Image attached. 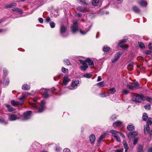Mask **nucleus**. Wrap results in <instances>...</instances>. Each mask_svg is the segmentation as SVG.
Returning a JSON list of instances; mask_svg holds the SVG:
<instances>
[{
	"instance_id": "dca6fc26",
	"label": "nucleus",
	"mask_w": 152,
	"mask_h": 152,
	"mask_svg": "<svg viewBox=\"0 0 152 152\" xmlns=\"http://www.w3.org/2000/svg\"><path fill=\"white\" fill-rule=\"evenodd\" d=\"M122 124V122L121 121H118L113 123V126L114 127L116 128L117 127L120 126Z\"/></svg>"
},
{
	"instance_id": "c85d7f7f",
	"label": "nucleus",
	"mask_w": 152,
	"mask_h": 152,
	"mask_svg": "<svg viewBox=\"0 0 152 152\" xmlns=\"http://www.w3.org/2000/svg\"><path fill=\"white\" fill-rule=\"evenodd\" d=\"M123 142L124 148H125V151L126 152L129 148L128 145L125 140Z\"/></svg>"
},
{
	"instance_id": "a878e982",
	"label": "nucleus",
	"mask_w": 152,
	"mask_h": 152,
	"mask_svg": "<svg viewBox=\"0 0 152 152\" xmlns=\"http://www.w3.org/2000/svg\"><path fill=\"white\" fill-rule=\"evenodd\" d=\"M134 128V126L133 124L129 125L127 126V129L129 131L133 130Z\"/></svg>"
},
{
	"instance_id": "b1692460",
	"label": "nucleus",
	"mask_w": 152,
	"mask_h": 152,
	"mask_svg": "<svg viewBox=\"0 0 152 152\" xmlns=\"http://www.w3.org/2000/svg\"><path fill=\"white\" fill-rule=\"evenodd\" d=\"M133 10L134 11L137 13H139L140 12V10L136 6L133 7Z\"/></svg>"
},
{
	"instance_id": "e433bc0d",
	"label": "nucleus",
	"mask_w": 152,
	"mask_h": 152,
	"mask_svg": "<svg viewBox=\"0 0 152 152\" xmlns=\"http://www.w3.org/2000/svg\"><path fill=\"white\" fill-rule=\"evenodd\" d=\"M110 48L109 47L104 46L103 48V50L104 52L108 51L110 50Z\"/></svg>"
},
{
	"instance_id": "39448f33",
	"label": "nucleus",
	"mask_w": 152,
	"mask_h": 152,
	"mask_svg": "<svg viewBox=\"0 0 152 152\" xmlns=\"http://www.w3.org/2000/svg\"><path fill=\"white\" fill-rule=\"evenodd\" d=\"M139 84L138 83L136 82L134 83L133 85H130L127 84L126 87L127 88L131 90H134L136 89L137 87L139 86Z\"/></svg>"
},
{
	"instance_id": "393cba45",
	"label": "nucleus",
	"mask_w": 152,
	"mask_h": 152,
	"mask_svg": "<svg viewBox=\"0 0 152 152\" xmlns=\"http://www.w3.org/2000/svg\"><path fill=\"white\" fill-rule=\"evenodd\" d=\"M99 1V0H92V4L94 6H96L98 4Z\"/></svg>"
},
{
	"instance_id": "473e14b6",
	"label": "nucleus",
	"mask_w": 152,
	"mask_h": 152,
	"mask_svg": "<svg viewBox=\"0 0 152 152\" xmlns=\"http://www.w3.org/2000/svg\"><path fill=\"white\" fill-rule=\"evenodd\" d=\"M152 123V122L151 121V118H149L147 121V124L146 125H151Z\"/></svg>"
},
{
	"instance_id": "c9c22d12",
	"label": "nucleus",
	"mask_w": 152,
	"mask_h": 152,
	"mask_svg": "<svg viewBox=\"0 0 152 152\" xmlns=\"http://www.w3.org/2000/svg\"><path fill=\"white\" fill-rule=\"evenodd\" d=\"M148 118V116L147 114L144 113L143 114V116H142V119L144 121H146V119H147Z\"/></svg>"
},
{
	"instance_id": "37998d69",
	"label": "nucleus",
	"mask_w": 152,
	"mask_h": 152,
	"mask_svg": "<svg viewBox=\"0 0 152 152\" xmlns=\"http://www.w3.org/2000/svg\"><path fill=\"white\" fill-rule=\"evenodd\" d=\"M50 27L52 28H54L55 27V24L54 22H51L50 23Z\"/></svg>"
},
{
	"instance_id": "58836bf2",
	"label": "nucleus",
	"mask_w": 152,
	"mask_h": 152,
	"mask_svg": "<svg viewBox=\"0 0 152 152\" xmlns=\"http://www.w3.org/2000/svg\"><path fill=\"white\" fill-rule=\"evenodd\" d=\"M145 108L146 110H150L151 109L150 105L148 104H147L145 106Z\"/></svg>"
},
{
	"instance_id": "4468645a",
	"label": "nucleus",
	"mask_w": 152,
	"mask_h": 152,
	"mask_svg": "<svg viewBox=\"0 0 152 152\" xmlns=\"http://www.w3.org/2000/svg\"><path fill=\"white\" fill-rule=\"evenodd\" d=\"M138 3L142 7L146 6L147 5V2L145 0H140Z\"/></svg>"
},
{
	"instance_id": "0e129e2a",
	"label": "nucleus",
	"mask_w": 152,
	"mask_h": 152,
	"mask_svg": "<svg viewBox=\"0 0 152 152\" xmlns=\"http://www.w3.org/2000/svg\"><path fill=\"white\" fill-rule=\"evenodd\" d=\"M138 140L137 139H135L134 141V145L136 144Z\"/></svg>"
},
{
	"instance_id": "6ab92c4d",
	"label": "nucleus",
	"mask_w": 152,
	"mask_h": 152,
	"mask_svg": "<svg viewBox=\"0 0 152 152\" xmlns=\"http://www.w3.org/2000/svg\"><path fill=\"white\" fill-rule=\"evenodd\" d=\"M12 10L13 11L16 12H18L20 14H22L23 13V11L22 10L20 9H18V8H15L14 9H12Z\"/></svg>"
},
{
	"instance_id": "de8ad7c7",
	"label": "nucleus",
	"mask_w": 152,
	"mask_h": 152,
	"mask_svg": "<svg viewBox=\"0 0 152 152\" xmlns=\"http://www.w3.org/2000/svg\"><path fill=\"white\" fill-rule=\"evenodd\" d=\"M120 46V47L122 48H123L124 49H126L127 48H128V45H119Z\"/></svg>"
},
{
	"instance_id": "338daca9",
	"label": "nucleus",
	"mask_w": 152,
	"mask_h": 152,
	"mask_svg": "<svg viewBox=\"0 0 152 152\" xmlns=\"http://www.w3.org/2000/svg\"><path fill=\"white\" fill-rule=\"evenodd\" d=\"M148 47L150 49H152V43H149L148 45Z\"/></svg>"
},
{
	"instance_id": "bf43d9fd",
	"label": "nucleus",
	"mask_w": 152,
	"mask_h": 152,
	"mask_svg": "<svg viewBox=\"0 0 152 152\" xmlns=\"http://www.w3.org/2000/svg\"><path fill=\"white\" fill-rule=\"evenodd\" d=\"M151 53V50H147L146 51V52H145V53L147 55L150 54Z\"/></svg>"
},
{
	"instance_id": "0eeeda50",
	"label": "nucleus",
	"mask_w": 152,
	"mask_h": 152,
	"mask_svg": "<svg viewBox=\"0 0 152 152\" xmlns=\"http://www.w3.org/2000/svg\"><path fill=\"white\" fill-rule=\"evenodd\" d=\"M31 111H28L23 113V120H27L31 118Z\"/></svg>"
},
{
	"instance_id": "c03bdc74",
	"label": "nucleus",
	"mask_w": 152,
	"mask_h": 152,
	"mask_svg": "<svg viewBox=\"0 0 152 152\" xmlns=\"http://www.w3.org/2000/svg\"><path fill=\"white\" fill-rule=\"evenodd\" d=\"M143 147L142 145H140L139 146L138 149V152H142Z\"/></svg>"
},
{
	"instance_id": "5701e85b",
	"label": "nucleus",
	"mask_w": 152,
	"mask_h": 152,
	"mask_svg": "<svg viewBox=\"0 0 152 152\" xmlns=\"http://www.w3.org/2000/svg\"><path fill=\"white\" fill-rule=\"evenodd\" d=\"M22 89L24 90H29L30 88V86L27 84H24L23 85L22 87Z\"/></svg>"
},
{
	"instance_id": "72a5a7b5",
	"label": "nucleus",
	"mask_w": 152,
	"mask_h": 152,
	"mask_svg": "<svg viewBox=\"0 0 152 152\" xmlns=\"http://www.w3.org/2000/svg\"><path fill=\"white\" fill-rule=\"evenodd\" d=\"M138 44L139 47L142 49H143L145 48V45L142 42H138Z\"/></svg>"
},
{
	"instance_id": "2eb2a0df",
	"label": "nucleus",
	"mask_w": 152,
	"mask_h": 152,
	"mask_svg": "<svg viewBox=\"0 0 152 152\" xmlns=\"http://www.w3.org/2000/svg\"><path fill=\"white\" fill-rule=\"evenodd\" d=\"M70 81V79L67 76H64L63 81V85L66 86Z\"/></svg>"
},
{
	"instance_id": "79ce46f5",
	"label": "nucleus",
	"mask_w": 152,
	"mask_h": 152,
	"mask_svg": "<svg viewBox=\"0 0 152 152\" xmlns=\"http://www.w3.org/2000/svg\"><path fill=\"white\" fill-rule=\"evenodd\" d=\"M78 2L80 4H86L85 0H77Z\"/></svg>"
},
{
	"instance_id": "3c124183",
	"label": "nucleus",
	"mask_w": 152,
	"mask_h": 152,
	"mask_svg": "<svg viewBox=\"0 0 152 152\" xmlns=\"http://www.w3.org/2000/svg\"><path fill=\"white\" fill-rule=\"evenodd\" d=\"M63 152H70V151L69 148H66L64 149Z\"/></svg>"
},
{
	"instance_id": "412c9836",
	"label": "nucleus",
	"mask_w": 152,
	"mask_h": 152,
	"mask_svg": "<svg viewBox=\"0 0 152 152\" xmlns=\"http://www.w3.org/2000/svg\"><path fill=\"white\" fill-rule=\"evenodd\" d=\"M6 107H7L9 112H11L15 110V109L10 105L7 104L6 105Z\"/></svg>"
},
{
	"instance_id": "a19ab883",
	"label": "nucleus",
	"mask_w": 152,
	"mask_h": 152,
	"mask_svg": "<svg viewBox=\"0 0 152 152\" xmlns=\"http://www.w3.org/2000/svg\"><path fill=\"white\" fill-rule=\"evenodd\" d=\"M92 76V75L89 74H86L84 75V77L87 78H90Z\"/></svg>"
},
{
	"instance_id": "f8f14e48",
	"label": "nucleus",
	"mask_w": 152,
	"mask_h": 152,
	"mask_svg": "<svg viewBox=\"0 0 152 152\" xmlns=\"http://www.w3.org/2000/svg\"><path fill=\"white\" fill-rule=\"evenodd\" d=\"M66 27L63 25H61L60 28V32L62 35L64 36H65L64 34L66 33Z\"/></svg>"
},
{
	"instance_id": "20e7f679",
	"label": "nucleus",
	"mask_w": 152,
	"mask_h": 152,
	"mask_svg": "<svg viewBox=\"0 0 152 152\" xmlns=\"http://www.w3.org/2000/svg\"><path fill=\"white\" fill-rule=\"evenodd\" d=\"M71 28L73 33H75L78 30L77 22V20H75L74 21L73 25L71 27Z\"/></svg>"
},
{
	"instance_id": "774afa93",
	"label": "nucleus",
	"mask_w": 152,
	"mask_h": 152,
	"mask_svg": "<svg viewBox=\"0 0 152 152\" xmlns=\"http://www.w3.org/2000/svg\"><path fill=\"white\" fill-rule=\"evenodd\" d=\"M148 152H152V148H150L148 150Z\"/></svg>"
},
{
	"instance_id": "ddd939ff",
	"label": "nucleus",
	"mask_w": 152,
	"mask_h": 152,
	"mask_svg": "<svg viewBox=\"0 0 152 152\" xmlns=\"http://www.w3.org/2000/svg\"><path fill=\"white\" fill-rule=\"evenodd\" d=\"M121 55V54L119 53H117L115 56L114 58L112 59V62L113 63H114L117 61L118 60L119 58L120 57Z\"/></svg>"
},
{
	"instance_id": "f704fd0d",
	"label": "nucleus",
	"mask_w": 152,
	"mask_h": 152,
	"mask_svg": "<svg viewBox=\"0 0 152 152\" xmlns=\"http://www.w3.org/2000/svg\"><path fill=\"white\" fill-rule=\"evenodd\" d=\"M97 85L99 87H103L104 86V82L102 81L99 82L97 84Z\"/></svg>"
},
{
	"instance_id": "7ed1b4c3",
	"label": "nucleus",
	"mask_w": 152,
	"mask_h": 152,
	"mask_svg": "<svg viewBox=\"0 0 152 152\" xmlns=\"http://www.w3.org/2000/svg\"><path fill=\"white\" fill-rule=\"evenodd\" d=\"M21 117V115L18 113L11 114L9 116V118L11 121H13L18 119Z\"/></svg>"
},
{
	"instance_id": "2f4dec72",
	"label": "nucleus",
	"mask_w": 152,
	"mask_h": 152,
	"mask_svg": "<svg viewBox=\"0 0 152 152\" xmlns=\"http://www.w3.org/2000/svg\"><path fill=\"white\" fill-rule=\"evenodd\" d=\"M150 130V128L149 125H146L145 128L144 129V132L145 133L146 131L147 132H149Z\"/></svg>"
},
{
	"instance_id": "603ef678",
	"label": "nucleus",
	"mask_w": 152,
	"mask_h": 152,
	"mask_svg": "<svg viewBox=\"0 0 152 152\" xmlns=\"http://www.w3.org/2000/svg\"><path fill=\"white\" fill-rule=\"evenodd\" d=\"M100 95L102 97H106L108 96L109 95V94H107L106 95H105V94L102 93L100 94Z\"/></svg>"
},
{
	"instance_id": "13d9d810",
	"label": "nucleus",
	"mask_w": 152,
	"mask_h": 152,
	"mask_svg": "<svg viewBox=\"0 0 152 152\" xmlns=\"http://www.w3.org/2000/svg\"><path fill=\"white\" fill-rule=\"evenodd\" d=\"M0 122L4 124H7V123L5 122L3 119H0Z\"/></svg>"
},
{
	"instance_id": "864d4df0",
	"label": "nucleus",
	"mask_w": 152,
	"mask_h": 152,
	"mask_svg": "<svg viewBox=\"0 0 152 152\" xmlns=\"http://www.w3.org/2000/svg\"><path fill=\"white\" fill-rule=\"evenodd\" d=\"M104 137V135H101L99 138V141H102Z\"/></svg>"
},
{
	"instance_id": "9b49d317",
	"label": "nucleus",
	"mask_w": 152,
	"mask_h": 152,
	"mask_svg": "<svg viewBox=\"0 0 152 152\" xmlns=\"http://www.w3.org/2000/svg\"><path fill=\"white\" fill-rule=\"evenodd\" d=\"M137 134V132H131L129 133L128 136L130 138H132L134 137Z\"/></svg>"
},
{
	"instance_id": "f3484780",
	"label": "nucleus",
	"mask_w": 152,
	"mask_h": 152,
	"mask_svg": "<svg viewBox=\"0 0 152 152\" xmlns=\"http://www.w3.org/2000/svg\"><path fill=\"white\" fill-rule=\"evenodd\" d=\"M86 62L88 63V65L91 67H93L94 64L93 61L89 58H87L86 61Z\"/></svg>"
},
{
	"instance_id": "7c9ffc66",
	"label": "nucleus",
	"mask_w": 152,
	"mask_h": 152,
	"mask_svg": "<svg viewBox=\"0 0 152 152\" xmlns=\"http://www.w3.org/2000/svg\"><path fill=\"white\" fill-rule=\"evenodd\" d=\"M133 66L132 63L129 64L128 66L127 69L129 70H132L133 69Z\"/></svg>"
},
{
	"instance_id": "6e6552de",
	"label": "nucleus",
	"mask_w": 152,
	"mask_h": 152,
	"mask_svg": "<svg viewBox=\"0 0 152 152\" xmlns=\"http://www.w3.org/2000/svg\"><path fill=\"white\" fill-rule=\"evenodd\" d=\"M110 133H112V135L115 138L117 141L118 142H121L120 138L118 135L117 134V133H118L117 132L112 130L110 131Z\"/></svg>"
},
{
	"instance_id": "aec40b11",
	"label": "nucleus",
	"mask_w": 152,
	"mask_h": 152,
	"mask_svg": "<svg viewBox=\"0 0 152 152\" xmlns=\"http://www.w3.org/2000/svg\"><path fill=\"white\" fill-rule=\"evenodd\" d=\"M89 138L91 143V144L93 143L96 139L95 137L94 134H91L89 137Z\"/></svg>"
},
{
	"instance_id": "6e6d98bb",
	"label": "nucleus",
	"mask_w": 152,
	"mask_h": 152,
	"mask_svg": "<svg viewBox=\"0 0 152 152\" xmlns=\"http://www.w3.org/2000/svg\"><path fill=\"white\" fill-rule=\"evenodd\" d=\"M116 118V115H113L111 117V119L113 120H115Z\"/></svg>"
},
{
	"instance_id": "49530a36",
	"label": "nucleus",
	"mask_w": 152,
	"mask_h": 152,
	"mask_svg": "<svg viewBox=\"0 0 152 152\" xmlns=\"http://www.w3.org/2000/svg\"><path fill=\"white\" fill-rule=\"evenodd\" d=\"M29 104L32 106L35 109H37V107L36 105L35 104L31 102H29Z\"/></svg>"
},
{
	"instance_id": "f03ea898",
	"label": "nucleus",
	"mask_w": 152,
	"mask_h": 152,
	"mask_svg": "<svg viewBox=\"0 0 152 152\" xmlns=\"http://www.w3.org/2000/svg\"><path fill=\"white\" fill-rule=\"evenodd\" d=\"M28 94H26L21 97L19 100L21 101L20 102H19L18 101H15L14 100H12L11 101V102L12 105L13 106L20 105L23 104V99L26 97L28 95Z\"/></svg>"
},
{
	"instance_id": "680f3d73",
	"label": "nucleus",
	"mask_w": 152,
	"mask_h": 152,
	"mask_svg": "<svg viewBox=\"0 0 152 152\" xmlns=\"http://www.w3.org/2000/svg\"><path fill=\"white\" fill-rule=\"evenodd\" d=\"M60 150V147H59L58 146L56 147V151L57 152H58Z\"/></svg>"
},
{
	"instance_id": "f257e3e1",
	"label": "nucleus",
	"mask_w": 152,
	"mask_h": 152,
	"mask_svg": "<svg viewBox=\"0 0 152 152\" xmlns=\"http://www.w3.org/2000/svg\"><path fill=\"white\" fill-rule=\"evenodd\" d=\"M146 100L148 102H152V98L146 96H145L142 94H136L134 95L132 98V101L136 103H140L142 101Z\"/></svg>"
},
{
	"instance_id": "4c0bfd02",
	"label": "nucleus",
	"mask_w": 152,
	"mask_h": 152,
	"mask_svg": "<svg viewBox=\"0 0 152 152\" xmlns=\"http://www.w3.org/2000/svg\"><path fill=\"white\" fill-rule=\"evenodd\" d=\"M62 72L64 73H67L68 72V69H66L64 67H63L61 69Z\"/></svg>"
},
{
	"instance_id": "c756f323",
	"label": "nucleus",
	"mask_w": 152,
	"mask_h": 152,
	"mask_svg": "<svg viewBox=\"0 0 152 152\" xmlns=\"http://www.w3.org/2000/svg\"><path fill=\"white\" fill-rule=\"evenodd\" d=\"M3 77L4 78L5 77H6L7 76V70L5 69L4 68L3 70Z\"/></svg>"
},
{
	"instance_id": "bb28decb",
	"label": "nucleus",
	"mask_w": 152,
	"mask_h": 152,
	"mask_svg": "<svg viewBox=\"0 0 152 152\" xmlns=\"http://www.w3.org/2000/svg\"><path fill=\"white\" fill-rule=\"evenodd\" d=\"M15 3H11L5 6V8H10L13 7V6H15Z\"/></svg>"
},
{
	"instance_id": "cd10ccee",
	"label": "nucleus",
	"mask_w": 152,
	"mask_h": 152,
	"mask_svg": "<svg viewBox=\"0 0 152 152\" xmlns=\"http://www.w3.org/2000/svg\"><path fill=\"white\" fill-rule=\"evenodd\" d=\"M9 83V80L8 78L3 81V85L4 86H7Z\"/></svg>"
},
{
	"instance_id": "1a4fd4ad",
	"label": "nucleus",
	"mask_w": 152,
	"mask_h": 152,
	"mask_svg": "<svg viewBox=\"0 0 152 152\" xmlns=\"http://www.w3.org/2000/svg\"><path fill=\"white\" fill-rule=\"evenodd\" d=\"M45 101L44 100L41 101V104L38 108V112H42L45 109Z\"/></svg>"
},
{
	"instance_id": "423d86ee",
	"label": "nucleus",
	"mask_w": 152,
	"mask_h": 152,
	"mask_svg": "<svg viewBox=\"0 0 152 152\" xmlns=\"http://www.w3.org/2000/svg\"><path fill=\"white\" fill-rule=\"evenodd\" d=\"M79 61L82 64V65L80 66L81 69L83 71H85L88 67V65L86 63V61H84L81 60H79Z\"/></svg>"
},
{
	"instance_id": "a18cd8bd",
	"label": "nucleus",
	"mask_w": 152,
	"mask_h": 152,
	"mask_svg": "<svg viewBox=\"0 0 152 152\" xmlns=\"http://www.w3.org/2000/svg\"><path fill=\"white\" fill-rule=\"evenodd\" d=\"M122 92L125 94H127L129 93V91L124 89L122 90Z\"/></svg>"
},
{
	"instance_id": "e2e57ef3",
	"label": "nucleus",
	"mask_w": 152,
	"mask_h": 152,
	"mask_svg": "<svg viewBox=\"0 0 152 152\" xmlns=\"http://www.w3.org/2000/svg\"><path fill=\"white\" fill-rule=\"evenodd\" d=\"M46 20L47 23H48L50 20V19L49 17H48L46 19Z\"/></svg>"
},
{
	"instance_id": "5fc2aeb1",
	"label": "nucleus",
	"mask_w": 152,
	"mask_h": 152,
	"mask_svg": "<svg viewBox=\"0 0 152 152\" xmlns=\"http://www.w3.org/2000/svg\"><path fill=\"white\" fill-rule=\"evenodd\" d=\"M115 152H123V149L120 148L119 149H117L115 151Z\"/></svg>"
},
{
	"instance_id": "9d476101",
	"label": "nucleus",
	"mask_w": 152,
	"mask_h": 152,
	"mask_svg": "<svg viewBox=\"0 0 152 152\" xmlns=\"http://www.w3.org/2000/svg\"><path fill=\"white\" fill-rule=\"evenodd\" d=\"M79 83V81L78 80H76L73 82L71 85L72 88L71 89H74L76 88L77 86Z\"/></svg>"
},
{
	"instance_id": "8fccbe9b",
	"label": "nucleus",
	"mask_w": 152,
	"mask_h": 152,
	"mask_svg": "<svg viewBox=\"0 0 152 152\" xmlns=\"http://www.w3.org/2000/svg\"><path fill=\"white\" fill-rule=\"evenodd\" d=\"M110 92L112 94H113L115 91V88H111L110 90Z\"/></svg>"
},
{
	"instance_id": "4d7b16f0",
	"label": "nucleus",
	"mask_w": 152,
	"mask_h": 152,
	"mask_svg": "<svg viewBox=\"0 0 152 152\" xmlns=\"http://www.w3.org/2000/svg\"><path fill=\"white\" fill-rule=\"evenodd\" d=\"M38 20L40 23H42L43 21V20L42 18H38Z\"/></svg>"
},
{
	"instance_id": "a211bd4d",
	"label": "nucleus",
	"mask_w": 152,
	"mask_h": 152,
	"mask_svg": "<svg viewBox=\"0 0 152 152\" xmlns=\"http://www.w3.org/2000/svg\"><path fill=\"white\" fill-rule=\"evenodd\" d=\"M44 90V92L43 94H42V96L43 97L45 98H48L50 96V95L48 94V91H49L48 90H47L46 89H43Z\"/></svg>"
},
{
	"instance_id": "69168bd1",
	"label": "nucleus",
	"mask_w": 152,
	"mask_h": 152,
	"mask_svg": "<svg viewBox=\"0 0 152 152\" xmlns=\"http://www.w3.org/2000/svg\"><path fill=\"white\" fill-rule=\"evenodd\" d=\"M118 134H119L122 137H125V136L124 134H123L121 133V132H118Z\"/></svg>"
},
{
	"instance_id": "4be33fe9",
	"label": "nucleus",
	"mask_w": 152,
	"mask_h": 152,
	"mask_svg": "<svg viewBox=\"0 0 152 152\" xmlns=\"http://www.w3.org/2000/svg\"><path fill=\"white\" fill-rule=\"evenodd\" d=\"M77 10L78 11L83 12H85L88 11L84 7H79L77 8Z\"/></svg>"
},
{
	"instance_id": "09e8293b",
	"label": "nucleus",
	"mask_w": 152,
	"mask_h": 152,
	"mask_svg": "<svg viewBox=\"0 0 152 152\" xmlns=\"http://www.w3.org/2000/svg\"><path fill=\"white\" fill-rule=\"evenodd\" d=\"M126 42V39H124L121 41L119 43V45H120L121 43H124Z\"/></svg>"
},
{
	"instance_id": "ea45409f",
	"label": "nucleus",
	"mask_w": 152,
	"mask_h": 152,
	"mask_svg": "<svg viewBox=\"0 0 152 152\" xmlns=\"http://www.w3.org/2000/svg\"><path fill=\"white\" fill-rule=\"evenodd\" d=\"M64 62L65 64L67 65H69L71 64L70 62L68 59H66L64 60Z\"/></svg>"
},
{
	"instance_id": "052dcab7",
	"label": "nucleus",
	"mask_w": 152,
	"mask_h": 152,
	"mask_svg": "<svg viewBox=\"0 0 152 152\" xmlns=\"http://www.w3.org/2000/svg\"><path fill=\"white\" fill-rule=\"evenodd\" d=\"M63 76V75L62 73L59 74L58 76V79L60 78Z\"/></svg>"
}]
</instances>
